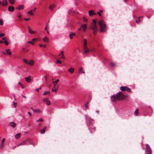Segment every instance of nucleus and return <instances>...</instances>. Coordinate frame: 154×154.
<instances>
[{
	"label": "nucleus",
	"mask_w": 154,
	"mask_h": 154,
	"mask_svg": "<svg viewBox=\"0 0 154 154\" xmlns=\"http://www.w3.org/2000/svg\"><path fill=\"white\" fill-rule=\"evenodd\" d=\"M84 41V48L83 49L84 50V53H88L89 52V50L87 47V41L86 39L84 38L83 39Z\"/></svg>",
	"instance_id": "20e7f679"
},
{
	"label": "nucleus",
	"mask_w": 154,
	"mask_h": 154,
	"mask_svg": "<svg viewBox=\"0 0 154 154\" xmlns=\"http://www.w3.org/2000/svg\"><path fill=\"white\" fill-rule=\"evenodd\" d=\"M37 38H33L32 39V41H33V42H34V41H36L37 40Z\"/></svg>",
	"instance_id": "5fc2aeb1"
},
{
	"label": "nucleus",
	"mask_w": 154,
	"mask_h": 154,
	"mask_svg": "<svg viewBox=\"0 0 154 154\" xmlns=\"http://www.w3.org/2000/svg\"><path fill=\"white\" fill-rule=\"evenodd\" d=\"M18 84L21 86V87L23 89L24 88V87L23 85L21 82H18Z\"/></svg>",
	"instance_id": "4c0bfd02"
},
{
	"label": "nucleus",
	"mask_w": 154,
	"mask_h": 154,
	"mask_svg": "<svg viewBox=\"0 0 154 154\" xmlns=\"http://www.w3.org/2000/svg\"><path fill=\"white\" fill-rule=\"evenodd\" d=\"M59 81V80L57 79L55 81H53V82L54 85V87H55L56 88H59V85H57V83Z\"/></svg>",
	"instance_id": "f8f14e48"
},
{
	"label": "nucleus",
	"mask_w": 154,
	"mask_h": 154,
	"mask_svg": "<svg viewBox=\"0 0 154 154\" xmlns=\"http://www.w3.org/2000/svg\"><path fill=\"white\" fill-rule=\"evenodd\" d=\"M28 43H30L32 45H33L34 44V43L32 41H29L28 42Z\"/></svg>",
	"instance_id": "8fccbe9b"
},
{
	"label": "nucleus",
	"mask_w": 154,
	"mask_h": 154,
	"mask_svg": "<svg viewBox=\"0 0 154 154\" xmlns=\"http://www.w3.org/2000/svg\"><path fill=\"white\" fill-rule=\"evenodd\" d=\"M39 46L40 47H43V45H42V44H39Z\"/></svg>",
	"instance_id": "052dcab7"
},
{
	"label": "nucleus",
	"mask_w": 154,
	"mask_h": 154,
	"mask_svg": "<svg viewBox=\"0 0 154 154\" xmlns=\"http://www.w3.org/2000/svg\"><path fill=\"white\" fill-rule=\"evenodd\" d=\"M8 2L7 0H3L2 2L1 5L2 6H6L8 5Z\"/></svg>",
	"instance_id": "9b49d317"
},
{
	"label": "nucleus",
	"mask_w": 154,
	"mask_h": 154,
	"mask_svg": "<svg viewBox=\"0 0 154 154\" xmlns=\"http://www.w3.org/2000/svg\"><path fill=\"white\" fill-rule=\"evenodd\" d=\"M14 8L13 6L11 5L8 8V10L10 12H12L14 10Z\"/></svg>",
	"instance_id": "4468645a"
},
{
	"label": "nucleus",
	"mask_w": 154,
	"mask_h": 154,
	"mask_svg": "<svg viewBox=\"0 0 154 154\" xmlns=\"http://www.w3.org/2000/svg\"><path fill=\"white\" fill-rule=\"evenodd\" d=\"M50 92L49 91H45L43 93V95H45L47 94H50Z\"/></svg>",
	"instance_id": "f704fd0d"
},
{
	"label": "nucleus",
	"mask_w": 154,
	"mask_h": 154,
	"mask_svg": "<svg viewBox=\"0 0 154 154\" xmlns=\"http://www.w3.org/2000/svg\"><path fill=\"white\" fill-rule=\"evenodd\" d=\"M5 51L6 52L3 51L2 52V53L4 54L5 55H8L9 56H11V50L8 49H6L5 50Z\"/></svg>",
	"instance_id": "1a4fd4ad"
},
{
	"label": "nucleus",
	"mask_w": 154,
	"mask_h": 154,
	"mask_svg": "<svg viewBox=\"0 0 154 154\" xmlns=\"http://www.w3.org/2000/svg\"><path fill=\"white\" fill-rule=\"evenodd\" d=\"M74 69L72 68H70L68 69V71L71 73H72L74 72Z\"/></svg>",
	"instance_id": "5701e85b"
},
{
	"label": "nucleus",
	"mask_w": 154,
	"mask_h": 154,
	"mask_svg": "<svg viewBox=\"0 0 154 154\" xmlns=\"http://www.w3.org/2000/svg\"><path fill=\"white\" fill-rule=\"evenodd\" d=\"M41 125V123H39L38 124V126L40 127V126Z\"/></svg>",
	"instance_id": "69168bd1"
},
{
	"label": "nucleus",
	"mask_w": 154,
	"mask_h": 154,
	"mask_svg": "<svg viewBox=\"0 0 154 154\" xmlns=\"http://www.w3.org/2000/svg\"><path fill=\"white\" fill-rule=\"evenodd\" d=\"M54 5H51L49 6V9L51 10H52L53 8H54Z\"/></svg>",
	"instance_id": "c85d7f7f"
},
{
	"label": "nucleus",
	"mask_w": 154,
	"mask_h": 154,
	"mask_svg": "<svg viewBox=\"0 0 154 154\" xmlns=\"http://www.w3.org/2000/svg\"><path fill=\"white\" fill-rule=\"evenodd\" d=\"M5 35V34L4 33H1L0 34V37H2Z\"/></svg>",
	"instance_id": "a18cd8bd"
},
{
	"label": "nucleus",
	"mask_w": 154,
	"mask_h": 154,
	"mask_svg": "<svg viewBox=\"0 0 154 154\" xmlns=\"http://www.w3.org/2000/svg\"><path fill=\"white\" fill-rule=\"evenodd\" d=\"M3 41H2V40H0V43L2 44L3 43Z\"/></svg>",
	"instance_id": "680f3d73"
},
{
	"label": "nucleus",
	"mask_w": 154,
	"mask_h": 154,
	"mask_svg": "<svg viewBox=\"0 0 154 154\" xmlns=\"http://www.w3.org/2000/svg\"><path fill=\"white\" fill-rule=\"evenodd\" d=\"M36 9V8H34L33 10V11H35Z\"/></svg>",
	"instance_id": "774afa93"
},
{
	"label": "nucleus",
	"mask_w": 154,
	"mask_h": 154,
	"mask_svg": "<svg viewBox=\"0 0 154 154\" xmlns=\"http://www.w3.org/2000/svg\"><path fill=\"white\" fill-rule=\"evenodd\" d=\"M44 102L47 105H49L51 104V102L48 98H45L43 99Z\"/></svg>",
	"instance_id": "9d476101"
},
{
	"label": "nucleus",
	"mask_w": 154,
	"mask_h": 154,
	"mask_svg": "<svg viewBox=\"0 0 154 154\" xmlns=\"http://www.w3.org/2000/svg\"><path fill=\"white\" fill-rule=\"evenodd\" d=\"M5 44L6 45H8V44H9V42H8L6 40H5L4 42Z\"/></svg>",
	"instance_id": "c9c22d12"
},
{
	"label": "nucleus",
	"mask_w": 154,
	"mask_h": 154,
	"mask_svg": "<svg viewBox=\"0 0 154 154\" xmlns=\"http://www.w3.org/2000/svg\"><path fill=\"white\" fill-rule=\"evenodd\" d=\"M88 20V19L87 18H86L85 17H83V21L85 22H86Z\"/></svg>",
	"instance_id": "49530a36"
},
{
	"label": "nucleus",
	"mask_w": 154,
	"mask_h": 154,
	"mask_svg": "<svg viewBox=\"0 0 154 154\" xmlns=\"http://www.w3.org/2000/svg\"><path fill=\"white\" fill-rule=\"evenodd\" d=\"M75 33L72 32H70V33L69 35L70 38L71 39H72L73 38L72 36H75Z\"/></svg>",
	"instance_id": "412c9836"
},
{
	"label": "nucleus",
	"mask_w": 154,
	"mask_h": 154,
	"mask_svg": "<svg viewBox=\"0 0 154 154\" xmlns=\"http://www.w3.org/2000/svg\"><path fill=\"white\" fill-rule=\"evenodd\" d=\"M78 71H79V72L80 73H83V74L85 73V72L84 71V70L82 67H81L79 68V69Z\"/></svg>",
	"instance_id": "6ab92c4d"
},
{
	"label": "nucleus",
	"mask_w": 154,
	"mask_h": 154,
	"mask_svg": "<svg viewBox=\"0 0 154 154\" xmlns=\"http://www.w3.org/2000/svg\"><path fill=\"white\" fill-rule=\"evenodd\" d=\"M47 27H48V24H46V26H45V31H47V28H47Z\"/></svg>",
	"instance_id": "603ef678"
},
{
	"label": "nucleus",
	"mask_w": 154,
	"mask_h": 154,
	"mask_svg": "<svg viewBox=\"0 0 154 154\" xmlns=\"http://www.w3.org/2000/svg\"><path fill=\"white\" fill-rule=\"evenodd\" d=\"M17 16L19 18H20L21 17L22 15L20 13H19L17 14Z\"/></svg>",
	"instance_id": "72a5a7b5"
},
{
	"label": "nucleus",
	"mask_w": 154,
	"mask_h": 154,
	"mask_svg": "<svg viewBox=\"0 0 154 154\" xmlns=\"http://www.w3.org/2000/svg\"><path fill=\"white\" fill-rule=\"evenodd\" d=\"M33 11L32 10H31L30 11H29L28 12V13L29 14H30L32 15L33 14V13H32V12Z\"/></svg>",
	"instance_id": "a19ab883"
},
{
	"label": "nucleus",
	"mask_w": 154,
	"mask_h": 154,
	"mask_svg": "<svg viewBox=\"0 0 154 154\" xmlns=\"http://www.w3.org/2000/svg\"><path fill=\"white\" fill-rule=\"evenodd\" d=\"M9 125L13 128H14L16 126V124L15 122H12L9 123Z\"/></svg>",
	"instance_id": "f3484780"
},
{
	"label": "nucleus",
	"mask_w": 154,
	"mask_h": 154,
	"mask_svg": "<svg viewBox=\"0 0 154 154\" xmlns=\"http://www.w3.org/2000/svg\"><path fill=\"white\" fill-rule=\"evenodd\" d=\"M8 1L11 5L14 4L15 2V0H8Z\"/></svg>",
	"instance_id": "cd10ccee"
},
{
	"label": "nucleus",
	"mask_w": 154,
	"mask_h": 154,
	"mask_svg": "<svg viewBox=\"0 0 154 154\" xmlns=\"http://www.w3.org/2000/svg\"><path fill=\"white\" fill-rule=\"evenodd\" d=\"M47 128V127L46 126H45L43 129L40 130V133L42 134H44L45 133V130Z\"/></svg>",
	"instance_id": "2eb2a0df"
},
{
	"label": "nucleus",
	"mask_w": 154,
	"mask_h": 154,
	"mask_svg": "<svg viewBox=\"0 0 154 154\" xmlns=\"http://www.w3.org/2000/svg\"><path fill=\"white\" fill-rule=\"evenodd\" d=\"M2 39L3 40H6L7 39V38L6 37H3L2 38Z\"/></svg>",
	"instance_id": "864d4df0"
},
{
	"label": "nucleus",
	"mask_w": 154,
	"mask_h": 154,
	"mask_svg": "<svg viewBox=\"0 0 154 154\" xmlns=\"http://www.w3.org/2000/svg\"><path fill=\"white\" fill-rule=\"evenodd\" d=\"M35 90L37 91L38 92H39V88H37L35 89Z\"/></svg>",
	"instance_id": "0e129e2a"
},
{
	"label": "nucleus",
	"mask_w": 154,
	"mask_h": 154,
	"mask_svg": "<svg viewBox=\"0 0 154 154\" xmlns=\"http://www.w3.org/2000/svg\"><path fill=\"white\" fill-rule=\"evenodd\" d=\"M141 21V20L140 19H138V20H136V23H139Z\"/></svg>",
	"instance_id": "c03bdc74"
},
{
	"label": "nucleus",
	"mask_w": 154,
	"mask_h": 154,
	"mask_svg": "<svg viewBox=\"0 0 154 154\" xmlns=\"http://www.w3.org/2000/svg\"><path fill=\"white\" fill-rule=\"evenodd\" d=\"M24 20L26 21H28L29 20V18H24Z\"/></svg>",
	"instance_id": "6e6d98bb"
},
{
	"label": "nucleus",
	"mask_w": 154,
	"mask_h": 154,
	"mask_svg": "<svg viewBox=\"0 0 154 154\" xmlns=\"http://www.w3.org/2000/svg\"><path fill=\"white\" fill-rule=\"evenodd\" d=\"M146 150L147 154H152V150L150 146L148 144H146Z\"/></svg>",
	"instance_id": "423d86ee"
},
{
	"label": "nucleus",
	"mask_w": 154,
	"mask_h": 154,
	"mask_svg": "<svg viewBox=\"0 0 154 154\" xmlns=\"http://www.w3.org/2000/svg\"><path fill=\"white\" fill-rule=\"evenodd\" d=\"M5 138H3L2 140V141H1V143H4V142L5 140Z\"/></svg>",
	"instance_id": "37998d69"
},
{
	"label": "nucleus",
	"mask_w": 154,
	"mask_h": 154,
	"mask_svg": "<svg viewBox=\"0 0 154 154\" xmlns=\"http://www.w3.org/2000/svg\"><path fill=\"white\" fill-rule=\"evenodd\" d=\"M94 11L93 10H91L89 11L88 13L90 16H92L94 14Z\"/></svg>",
	"instance_id": "4be33fe9"
},
{
	"label": "nucleus",
	"mask_w": 154,
	"mask_h": 154,
	"mask_svg": "<svg viewBox=\"0 0 154 154\" xmlns=\"http://www.w3.org/2000/svg\"><path fill=\"white\" fill-rule=\"evenodd\" d=\"M22 51L23 52H27L28 51V50H26L25 48H23Z\"/></svg>",
	"instance_id": "2f4dec72"
},
{
	"label": "nucleus",
	"mask_w": 154,
	"mask_h": 154,
	"mask_svg": "<svg viewBox=\"0 0 154 154\" xmlns=\"http://www.w3.org/2000/svg\"><path fill=\"white\" fill-rule=\"evenodd\" d=\"M43 119L42 118H41L38 120H37L36 121V122H43Z\"/></svg>",
	"instance_id": "473e14b6"
},
{
	"label": "nucleus",
	"mask_w": 154,
	"mask_h": 154,
	"mask_svg": "<svg viewBox=\"0 0 154 154\" xmlns=\"http://www.w3.org/2000/svg\"><path fill=\"white\" fill-rule=\"evenodd\" d=\"M28 114H29V116H32L31 113L30 112H28Z\"/></svg>",
	"instance_id": "4d7b16f0"
},
{
	"label": "nucleus",
	"mask_w": 154,
	"mask_h": 154,
	"mask_svg": "<svg viewBox=\"0 0 154 154\" xmlns=\"http://www.w3.org/2000/svg\"><path fill=\"white\" fill-rule=\"evenodd\" d=\"M34 112H37L39 113H41L42 112V111L39 109H38L35 110Z\"/></svg>",
	"instance_id": "7c9ffc66"
},
{
	"label": "nucleus",
	"mask_w": 154,
	"mask_h": 154,
	"mask_svg": "<svg viewBox=\"0 0 154 154\" xmlns=\"http://www.w3.org/2000/svg\"><path fill=\"white\" fill-rule=\"evenodd\" d=\"M27 28L28 29V31L29 33H30V34H34L35 33V31H33L32 30V29L30 28V27L29 26H28Z\"/></svg>",
	"instance_id": "dca6fc26"
},
{
	"label": "nucleus",
	"mask_w": 154,
	"mask_h": 154,
	"mask_svg": "<svg viewBox=\"0 0 154 154\" xmlns=\"http://www.w3.org/2000/svg\"><path fill=\"white\" fill-rule=\"evenodd\" d=\"M13 103L14 106L15 108L17 106V103L15 102H13Z\"/></svg>",
	"instance_id": "79ce46f5"
},
{
	"label": "nucleus",
	"mask_w": 154,
	"mask_h": 154,
	"mask_svg": "<svg viewBox=\"0 0 154 154\" xmlns=\"http://www.w3.org/2000/svg\"><path fill=\"white\" fill-rule=\"evenodd\" d=\"M59 56H61V57L59 58L60 59H64L66 58L64 55L63 54V51H62L61 52V53L59 54Z\"/></svg>",
	"instance_id": "ddd939ff"
},
{
	"label": "nucleus",
	"mask_w": 154,
	"mask_h": 154,
	"mask_svg": "<svg viewBox=\"0 0 154 154\" xmlns=\"http://www.w3.org/2000/svg\"><path fill=\"white\" fill-rule=\"evenodd\" d=\"M26 141H25L19 144L17 146H21V145H26Z\"/></svg>",
	"instance_id": "a878e982"
},
{
	"label": "nucleus",
	"mask_w": 154,
	"mask_h": 154,
	"mask_svg": "<svg viewBox=\"0 0 154 154\" xmlns=\"http://www.w3.org/2000/svg\"><path fill=\"white\" fill-rule=\"evenodd\" d=\"M97 14L99 15L100 16H101V14L100 12H97Z\"/></svg>",
	"instance_id": "13d9d810"
},
{
	"label": "nucleus",
	"mask_w": 154,
	"mask_h": 154,
	"mask_svg": "<svg viewBox=\"0 0 154 154\" xmlns=\"http://www.w3.org/2000/svg\"><path fill=\"white\" fill-rule=\"evenodd\" d=\"M89 103V101H88L87 103H86L85 104V108L86 109H88V103Z\"/></svg>",
	"instance_id": "c756f323"
},
{
	"label": "nucleus",
	"mask_w": 154,
	"mask_h": 154,
	"mask_svg": "<svg viewBox=\"0 0 154 154\" xmlns=\"http://www.w3.org/2000/svg\"><path fill=\"white\" fill-rule=\"evenodd\" d=\"M125 97V95L123 94L122 92H120L115 95L112 96L111 99L112 102H114L117 100H123Z\"/></svg>",
	"instance_id": "f257e3e1"
},
{
	"label": "nucleus",
	"mask_w": 154,
	"mask_h": 154,
	"mask_svg": "<svg viewBox=\"0 0 154 154\" xmlns=\"http://www.w3.org/2000/svg\"><path fill=\"white\" fill-rule=\"evenodd\" d=\"M25 79L28 82H30L31 81V76L30 75L28 77H25Z\"/></svg>",
	"instance_id": "a211bd4d"
},
{
	"label": "nucleus",
	"mask_w": 154,
	"mask_h": 154,
	"mask_svg": "<svg viewBox=\"0 0 154 154\" xmlns=\"http://www.w3.org/2000/svg\"><path fill=\"white\" fill-rule=\"evenodd\" d=\"M120 89L122 91H126L128 92H130L131 91V89L126 86L121 87L120 88Z\"/></svg>",
	"instance_id": "6e6552de"
},
{
	"label": "nucleus",
	"mask_w": 154,
	"mask_h": 154,
	"mask_svg": "<svg viewBox=\"0 0 154 154\" xmlns=\"http://www.w3.org/2000/svg\"><path fill=\"white\" fill-rule=\"evenodd\" d=\"M110 64L111 66H115V63L113 62H111Z\"/></svg>",
	"instance_id": "ea45409f"
},
{
	"label": "nucleus",
	"mask_w": 154,
	"mask_h": 154,
	"mask_svg": "<svg viewBox=\"0 0 154 154\" xmlns=\"http://www.w3.org/2000/svg\"><path fill=\"white\" fill-rule=\"evenodd\" d=\"M92 23H94L96 24V20H93V22Z\"/></svg>",
	"instance_id": "3c124183"
},
{
	"label": "nucleus",
	"mask_w": 154,
	"mask_h": 154,
	"mask_svg": "<svg viewBox=\"0 0 154 154\" xmlns=\"http://www.w3.org/2000/svg\"><path fill=\"white\" fill-rule=\"evenodd\" d=\"M98 25L100 26V32H103L106 30V26L103 20H100L97 22Z\"/></svg>",
	"instance_id": "f03ea898"
},
{
	"label": "nucleus",
	"mask_w": 154,
	"mask_h": 154,
	"mask_svg": "<svg viewBox=\"0 0 154 154\" xmlns=\"http://www.w3.org/2000/svg\"><path fill=\"white\" fill-rule=\"evenodd\" d=\"M24 6L23 5H20L19 7L17 8L18 10H21L24 8Z\"/></svg>",
	"instance_id": "393cba45"
},
{
	"label": "nucleus",
	"mask_w": 154,
	"mask_h": 154,
	"mask_svg": "<svg viewBox=\"0 0 154 154\" xmlns=\"http://www.w3.org/2000/svg\"><path fill=\"white\" fill-rule=\"evenodd\" d=\"M22 96L23 97L25 98H26V96H25L23 95H22Z\"/></svg>",
	"instance_id": "338daca9"
},
{
	"label": "nucleus",
	"mask_w": 154,
	"mask_h": 154,
	"mask_svg": "<svg viewBox=\"0 0 154 154\" xmlns=\"http://www.w3.org/2000/svg\"><path fill=\"white\" fill-rule=\"evenodd\" d=\"M43 47L46 48V45H43Z\"/></svg>",
	"instance_id": "bf43d9fd"
},
{
	"label": "nucleus",
	"mask_w": 154,
	"mask_h": 154,
	"mask_svg": "<svg viewBox=\"0 0 154 154\" xmlns=\"http://www.w3.org/2000/svg\"><path fill=\"white\" fill-rule=\"evenodd\" d=\"M23 61L26 64L30 66H33L34 64V61L32 60H30L29 61H28L26 59H23Z\"/></svg>",
	"instance_id": "39448f33"
},
{
	"label": "nucleus",
	"mask_w": 154,
	"mask_h": 154,
	"mask_svg": "<svg viewBox=\"0 0 154 154\" xmlns=\"http://www.w3.org/2000/svg\"><path fill=\"white\" fill-rule=\"evenodd\" d=\"M56 63H61V62L60 60H57V61H56Z\"/></svg>",
	"instance_id": "de8ad7c7"
},
{
	"label": "nucleus",
	"mask_w": 154,
	"mask_h": 154,
	"mask_svg": "<svg viewBox=\"0 0 154 154\" xmlns=\"http://www.w3.org/2000/svg\"><path fill=\"white\" fill-rule=\"evenodd\" d=\"M21 136V134L20 133H17L15 135V137L16 139H18L20 138Z\"/></svg>",
	"instance_id": "aec40b11"
},
{
	"label": "nucleus",
	"mask_w": 154,
	"mask_h": 154,
	"mask_svg": "<svg viewBox=\"0 0 154 154\" xmlns=\"http://www.w3.org/2000/svg\"><path fill=\"white\" fill-rule=\"evenodd\" d=\"M143 17V16H140V17H139L137 18L138 19H140V18H142Z\"/></svg>",
	"instance_id": "e2e57ef3"
},
{
	"label": "nucleus",
	"mask_w": 154,
	"mask_h": 154,
	"mask_svg": "<svg viewBox=\"0 0 154 154\" xmlns=\"http://www.w3.org/2000/svg\"><path fill=\"white\" fill-rule=\"evenodd\" d=\"M87 27V25L86 24H84L82 25L78 29L79 31H80L82 29H83L84 32H85Z\"/></svg>",
	"instance_id": "0eeeda50"
},
{
	"label": "nucleus",
	"mask_w": 154,
	"mask_h": 154,
	"mask_svg": "<svg viewBox=\"0 0 154 154\" xmlns=\"http://www.w3.org/2000/svg\"><path fill=\"white\" fill-rule=\"evenodd\" d=\"M4 147L3 143H1L0 145V149H2Z\"/></svg>",
	"instance_id": "58836bf2"
},
{
	"label": "nucleus",
	"mask_w": 154,
	"mask_h": 154,
	"mask_svg": "<svg viewBox=\"0 0 154 154\" xmlns=\"http://www.w3.org/2000/svg\"><path fill=\"white\" fill-rule=\"evenodd\" d=\"M139 114V109H137L134 112V114L135 116H137Z\"/></svg>",
	"instance_id": "bb28decb"
},
{
	"label": "nucleus",
	"mask_w": 154,
	"mask_h": 154,
	"mask_svg": "<svg viewBox=\"0 0 154 154\" xmlns=\"http://www.w3.org/2000/svg\"><path fill=\"white\" fill-rule=\"evenodd\" d=\"M42 40L45 42H48L49 41L48 38L46 37H45L44 38L42 39Z\"/></svg>",
	"instance_id": "b1692460"
},
{
	"label": "nucleus",
	"mask_w": 154,
	"mask_h": 154,
	"mask_svg": "<svg viewBox=\"0 0 154 154\" xmlns=\"http://www.w3.org/2000/svg\"><path fill=\"white\" fill-rule=\"evenodd\" d=\"M91 28L93 31V34L96 35L97 31V28L96 24L94 23H92L91 26Z\"/></svg>",
	"instance_id": "7ed1b4c3"
},
{
	"label": "nucleus",
	"mask_w": 154,
	"mask_h": 154,
	"mask_svg": "<svg viewBox=\"0 0 154 154\" xmlns=\"http://www.w3.org/2000/svg\"><path fill=\"white\" fill-rule=\"evenodd\" d=\"M4 24L3 22L2 19H0V25L3 26Z\"/></svg>",
	"instance_id": "e433bc0d"
},
{
	"label": "nucleus",
	"mask_w": 154,
	"mask_h": 154,
	"mask_svg": "<svg viewBox=\"0 0 154 154\" xmlns=\"http://www.w3.org/2000/svg\"><path fill=\"white\" fill-rule=\"evenodd\" d=\"M54 92H56L57 91V90L58 88H55V87H54Z\"/></svg>",
	"instance_id": "09e8293b"
}]
</instances>
